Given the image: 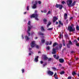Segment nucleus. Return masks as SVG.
<instances>
[{
  "mask_svg": "<svg viewBox=\"0 0 79 79\" xmlns=\"http://www.w3.org/2000/svg\"><path fill=\"white\" fill-rule=\"evenodd\" d=\"M76 29L77 30H79V26H78V25L77 26V27H76Z\"/></svg>",
  "mask_w": 79,
  "mask_h": 79,
  "instance_id": "nucleus-23",
  "label": "nucleus"
},
{
  "mask_svg": "<svg viewBox=\"0 0 79 79\" xmlns=\"http://www.w3.org/2000/svg\"><path fill=\"white\" fill-rule=\"evenodd\" d=\"M43 57H44V60H48V58L45 55H43Z\"/></svg>",
  "mask_w": 79,
  "mask_h": 79,
  "instance_id": "nucleus-12",
  "label": "nucleus"
},
{
  "mask_svg": "<svg viewBox=\"0 0 79 79\" xmlns=\"http://www.w3.org/2000/svg\"><path fill=\"white\" fill-rule=\"evenodd\" d=\"M59 66H61V64H59Z\"/></svg>",
  "mask_w": 79,
  "mask_h": 79,
  "instance_id": "nucleus-55",
  "label": "nucleus"
},
{
  "mask_svg": "<svg viewBox=\"0 0 79 79\" xmlns=\"http://www.w3.org/2000/svg\"><path fill=\"white\" fill-rule=\"evenodd\" d=\"M58 24V22H56V24Z\"/></svg>",
  "mask_w": 79,
  "mask_h": 79,
  "instance_id": "nucleus-54",
  "label": "nucleus"
},
{
  "mask_svg": "<svg viewBox=\"0 0 79 79\" xmlns=\"http://www.w3.org/2000/svg\"><path fill=\"white\" fill-rule=\"evenodd\" d=\"M76 4V1H74V2L71 5V6H74V5Z\"/></svg>",
  "mask_w": 79,
  "mask_h": 79,
  "instance_id": "nucleus-18",
  "label": "nucleus"
},
{
  "mask_svg": "<svg viewBox=\"0 0 79 79\" xmlns=\"http://www.w3.org/2000/svg\"><path fill=\"white\" fill-rule=\"evenodd\" d=\"M62 44H59V48H61V47H62Z\"/></svg>",
  "mask_w": 79,
  "mask_h": 79,
  "instance_id": "nucleus-24",
  "label": "nucleus"
},
{
  "mask_svg": "<svg viewBox=\"0 0 79 79\" xmlns=\"http://www.w3.org/2000/svg\"><path fill=\"white\" fill-rule=\"evenodd\" d=\"M53 56L54 58H56V59H57V60H58V59L59 58V56H57L56 57V55H54Z\"/></svg>",
  "mask_w": 79,
  "mask_h": 79,
  "instance_id": "nucleus-13",
  "label": "nucleus"
},
{
  "mask_svg": "<svg viewBox=\"0 0 79 79\" xmlns=\"http://www.w3.org/2000/svg\"><path fill=\"white\" fill-rule=\"evenodd\" d=\"M63 45L64 46H65V43H64V41H63Z\"/></svg>",
  "mask_w": 79,
  "mask_h": 79,
  "instance_id": "nucleus-37",
  "label": "nucleus"
},
{
  "mask_svg": "<svg viewBox=\"0 0 79 79\" xmlns=\"http://www.w3.org/2000/svg\"><path fill=\"white\" fill-rule=\"evenodd\" d=\"M56 50L54 48L52 49V54H56Z\"/></svg>",
  "mask_w": 79,
  "mask_h": 79,
  "instance_id": "nucleus-10",
  "label": "nucleus"
},
{
  "mask_svg": "<svg viewBox=\"0 0 79 79\" xmlns=\"http://www.w3.org/2000/svg\"><path fill=\"white\" fill-rule=\"evenodd\" d=\"M48 44H49V43H48V42H47L46 43V44L47 45H48Z\"/></svg>",
  "mask_w": 79,
  "mask_h": 79,
  "instance_id": "nucleus-36",
  "label": "nucleus"
},
{
  "mask_svg": "<svg viewBox=\"0 0 79 79\" xmlns=\"http://www.w3.org/2000/svg\"><path fill=\"white\" fill-rule=\"evenodd\" d=\"M78 60V58H76V60Z\"/></svg>",
  "mask_w": 79,
  "mask_h": 79,
  "instance_id": "nucleus-57",
  "label": "nucleus"
},
{
  "mask_svg": "<svg viewBox=\"0 0 79 79\" xmlns=\"http://www.w3.org/2000/svg\"><path fill=\"white\" fill-rule=\"evenodd\" d=\"M47 49L48 50H50V47L49 46H47Z\"/></svg>",
  "mask_w": 79,
  "mask_h": 79,
  "instance_id": "nucleus-31",
  "label": "nucleus"
},
{
  "mask_svg": "<svg viewBox=\"0 0 79 79\" xmlns=\"http://www.w3.org/2000/svg\"><path fill=\"white\" fill-rule=\"evenodd\" d=\"M38 53H40L41 52H40V51H39V52H38Z\"/></svg>",
  "mask_w": 79,
  "mask_h": 79,
  "instance_id": "nucleus-58",
  "label": "nucleus"
},
{
  "mask_svg": "<svg viewBox=\"0 0 79 79\" xmlns=\"http://www.w3.org/2000/svg\"><path fill=\"white\" fill-rule=\"evenodd\" d=\"M48 74L50 76H52V75L53 74V72L51 71H49L48 72Z\"/></svg>",
  "mask_w": 79,
  "mask_h": 79,
  "instance_id": "nucleus-7",
  "label": "nucleus"
},
{
  "mask_svg": "<svg viewBox=\"0 0 79 79\" xmlns=\"http://www.w3.org/2000/svg\"><path fill=\"white\" fill-rule=\"evenodd\" d=\"M68 79H71V77H69L68 78Z\"/></svg>",
  "mask_w": 79,
  "mask_h": 79,
  "instance_id": "nucleus-41",
  "label": "nucleus"
},
{
  "mask_svg": "<svg viewBox=\"0 0 79 79\" xmlns=\"http://www.w3.org/2000/svg\"><path fill=\"white\" fill-rule=\"evenodd\" d=\"M53 29L52 28H48L47 30H48V31H50L51 30H52Z\"/></svg>",
  "mask_w": 79,
  "mask_h": 79,
  "instance_id": "nucleus-29",
  "label": "nucleus"
},
{
  "mask_svg": "<svg viewBox=\"0 0 79 79\" xmlns=\"http://www.w3.org/2000/svg\"><path fill=\"white\" fill-rule=\"evenodd\" d=\"M69 44H72V42H71V41H69Z\"/></svg>",
  "mask_w": 79,
  "mask_h": 79,
  "instance_id": "nucleus-45",
  "label": "nucleus"
},
{
  "mask_svg": "<svg viewBox=\"0 0 79 79\" xmlns=\"http://www.w3.org/2000/svg\"><path fill=\"white\" fill-rule=\"evenodd\" d=\"M38 58H39L38 56H37L36 58L35 59V61L36 62H37L38 61Z\"/></svg>",
  "mask_w": 79,
  "mask_h": 79,
  "instance_id": "nucleus-14",
  "label": "nucleus"
},
{
  "mask_svg": "<svg viewBox=\"0 0 79 79\" xmlns=\"http://www.w3.org/2000/svg\"><path fill=\"white\" fill-rule=\"evenodd\" d=\"M73 19V17H71L70 18V20H71V19Z\"/></svg>",
  "mask_w": 79,
  "mask_h": 79,
  "instance_id": "nucleus-49",
  "label": "nucleus"
},
{
  "mask_svg": "<svg viewBox=\"0 0 79 79\" xmlns=\"http://www.w3.org/2000/svg\"><path fill=\"white\" fill-rule=\"evenodd\" d=\"M78 77H79V74H78Z\"/></svg>",
  "mask_w": 79,
  "mask_h": 79,
  "instance_id": "nucleus-64",
  "label": "nucleus"
},
{
  "mask_svg": "<svg viewBox=\"0 0 79 79\" xmlns=\"http://www.w3.org/2000/svg\"><path fill=\"white\" fill-rule=\"evenodd\" d=\"M72 2V0H69L67 1V5L69 6V7H71V6Z\"/></svg>",
  "mask_w": 79,
  "mask_h": 79,
  "instance_id": "nucleus-5",
  "label": "nucleus"
},
{
  "mask_svg": "<svg viewBox=\"0 0 79 79\" xmlns=\"http://www.w3.org/2000/svg\"><path fill=\"white\" fill-rule=\"evenodd\" d=\"M55 78H56V79H58V77H55Z\"/></svg>",
  "mask_w": 79,
  "mask_h": 79,
  "instance_id": "nucleus-50",
  "label": "nucleus"
},
{
  "mask_svg": "<svg viewBox=\"0 0 79 79\" xmlns=\"http://www.w3.org/2000/svg\"><path fill=\"white\" fill-rule=\"evenodd\" d=\"M37 16H38L37 14H33L31 16V18H35L36 20L38 21V20H39V19H38V18H37Z\"/></svg>",
  "mask_w": 79,
  "mask_h": 79,
  "instance_id": "nucleus-3",
  "label": "nucleus"
},
{
  "mask_svg": "<svg viewBox=\"0 0 79 79\" xmlns=\"http://www.w3.org/2000/svg\"><path fill=\"white\" fill-rule=\"evenodd\" d=\"M60 6V5H58V4H56V8H58Z\"/></svg>",
  "mask_w": 79,
  "mask_h": 79,
  "instance_id": "nucleus-28",
  "label": "nucleus"
},
{
  "mask_svg": "<svg viewBox=\"0 0 79 79\" xmlns=\"http://www.w3.org/2000/svg\"><path fill=\"white\" fill-rule=\"evenodd\" d=\"M57 49H58V47H56V50H57Z\"/></svg>",
  "mask_w": 79,
  "mask_h": 79,
  "instance_id": "nucleus-56",
  "label": "nucleus"
},
{
  "mask_svg": "<svg viewBox=\"0 0 79 79\" xmlns=\"http://www.w3.org/2000/svg\"><path fill=\"white\" fill-rule=\"evenodd\" d=\"M48 14H51V12L50 11H49L48 13Z\"/></svg>",
  "mask_w": 79,
  "mask_h": 79,
  "instance_id": "nucleus-40",
  "label": "nucleus"
},
{
  "mask_svg": "<svg viewBox=\"0 0 79 79\" xmlns=\"http://www.w3.org/2000/svg\"><path fill=\"white\" fill-rule=\"evenodd\" d=\"M58 27H60V25H59L58 26Z\"/></svg>",
  "mask_w": 79,
  "mask_h": 79,
  "instance_id": "nucleus-61",
  "label": "nucleus"
},
{
  "mask_svg": "<svg viewBox=\"0 0 79 79\" xmlns=\"http://www.w3.org/2000/svg\"><path fill=\"white\" fill-rule=\"evenodd\" d=\"M25 39H26L27 40H29V37H28V36H25Z\"/></svg>",
  "mask_w": 79,
  "mask_h": 79,
  "instance_id": "nucleus-27",
  "label": "nucleus"
},
{
  "mask_svg": "<svg viewBox=\"0 0 79 79\" xmlns=\"http://www.w3.org/2000/svg\"><path fill=\"white\" fill-rule=\"evenodd\" d=\"M31 26L30 25V26H28V29L27 31V33L28 36H30V31H31Z\"/></svg>",
  "mask_w": 79,
  "mask_h": 79,
  "instance_id": "nucleus-4",
  "label": "nucleus"
},
{
  "mask_svg": "<svg viewBox=\"0 0 79 79\" xmlns=\"http://www.w3.org/2000/svg\"><path fill=\"white\" fill-rule=\"evenodd\" d=\"M60 63H63L64 62V60L63 59H60L59 60Z\"/></svg>",
  "mask_w": 79,
  "mask_h": 79,
  "instance_id": "nucleus-11",
  "label": "nucleus"
},
{
  "mask_svg": "<svg viewBox=\"0 0 79 79\" xmlns=\"http://www.w3.org/2000/svg\"><path fill=\"white\" fill-rule=\"evenodd\" d=\"M35 43V41H32L31 43V47H32V48H33V47H36L37 48H39V46L36 45Z\"/></svg>",
  "mask_w": 79,
  "mask_h": 79,
  "instance_id": "nucleus-2",
  "label": "nucleus"
},
{
  "mask_svg": "<svg viewBox=\"0 0 79 79\" xmlns=\"http://www.w3.org/2000/svg\"><path fill=\"white\" fill-rule=\"evenodd\" d=\"M57 43H54L53 44V47H55V46H56V45H57Z\"/></svg>",
  "mask_w": 79,
  "mask_h": 79,
  "instance_id": "nucleus-25",
  "label": "nucleus"
},
{
  "mask_svg": "<svg viewBox=\"0 0 79 79\" xmlns=\"http://www.w3.org/2000/svg\"><path fill=\"white\" fill-rule=\"evenodd\" d=\"M60 37H59V38L60 39H61V35H60Z\"/></svg>",
  "mask_w": 79,
  "mask_h": 79,
  "instance_id": "nucleus-53",
  "label": "nucleus"
},
{
  "mask_svg": "<svg viewBox=\"0 0 79 79\" xmlns=\"http://www.w3.org/2000/svg\"><path fill=\"white\" fill-rule=\"evenodd\" d=\"M61 3L62 4H63V5H64V4H65V3H66V2H65L64 1H63Z\"/></svg>",
  "mask_w": 79,
  "mask_h": 79,
  "instance_id": "nucleus-30",
  "label": "nucleus"
},
{
  "mask_svg": "<svg viewBox=\"0 0 79 79\" xmlns=\"http://www.w3.org/2000/svg\"><path fill=\"white\" fill-rule=\"evenodd\" d=\"M59 24H60V25H62V26H63V23H61V21H59Z\"/></svg>",
  "mask_w": 79,
  "mask_h": 79,
  "instance_id": "nucleus-21",
  "label": "nucleus"
},
{
  "mask_svg": "<svg viewBox=\"0 0 79 79\" xmlns=\"http://www.w3.org/2000/svg\"><path fill=\"white\" fill-rule=\"evenodd\" d=\"M31 24V21H29L28 23V25H30Z\"/></svg>",
  "mask_w": 79,
  "mask_h": 79,
  "instance_id": "nucleus-33",
  "label": "nucleus"
},
{
  "mask_svg": "<svg viewBox=\"0 0 79 79\" xmlns=\"http://www.w3.org/2000/svg\"><path fill=\"white\" fill-rule=\"evenodd\" d=\"M35 39H37V37H36L35 38Z\"/></svg>",
  "mask_w": 79,
  "mask_h": 79,
  "instance_id": "nucleus-63",
  "label": "nucleus"
},
{
  "mask_svg": "<svg viewBox=\"0 0 79 79\" xmlns=\"http://www.w3.org/2000/svg\"><path fill=\"white\" fill-rule=\"evenodd\" d=\"M40 63L41 64H43V63H44V62H43L42 61H40Z\"/></svg>",
  "mask_w": 79,
  "mask_h": 79,
  "instance_id": "nucleus-38",
  "label": "nucleus"
},
{
  "mask_svg": "<svg viewBox=\"0 0 79 79\" xmlns=\"http://www.w3.org/2000/svg\"><path fill=\"white\" fill-rule=\"evenodd\" d=\"M64 74V71H62L60 73V74Z\"/></svg>",
  "mask_w": 79,
  "mask_h": 79,
  "instance_id": "nucleus-26",
  "label": "nucleus"
},
{
  "mask_svg": "<svg viewBox=\"0 0 79 79\" xmlns=\"http://www.w3.org/2000/svg\"><path fill=\"white\" fill-rule=\"evenodd\" d=\"M57 19H58V18H57L56 17H54L53 18V23H55V21H56V20H57Z\"/></svg>",
  "mask_w": 79,
  "mask_h": 79,
  "instance_id": "nucleus-8",
  "label": "nucleus"
},
{
  "mask_svg": "<svg viewBox=\"0 0 79 79\" xmlns=\"http://www.w3.org/2000/svg\"><path fill=\"white\" fill-rule=\"evenodd\" d=\"M76 74V72H73L72 73L73 75H75Z\"/></svg>",
  "mask_w": 79,
  "mask_h": 79,
  "instance_id": "nucleus-32",
  "label": "nucleus"
},
{
  "mask_svg": "<svg viewBox=\"0 0 79 79\" xmlns=\"http://www.w3.org/2000/svg\"><path fill=\"white\" fill-rule=\"evenodd\" d=\"M29 6H27V10H29Z\"/></svg>",
  "mask_w": 79,
  "mask_h": 79,
  "instance_id": "nucleus-43",
  "label": "nucleus"
},
{
  "mask_svg": "<svg viewBox=\"0 0 79 79\" xmlns=\"http://www.w3.org/2000/svg\"><path fill=\"white\" fill-rule=\"evenodd\" d=\"M46 65H47V63H45V64H43V66H44Z\"/></svg>",
  "mask_w": 79,
  "mask_h": 79,
  "instance_id": "nucleus-44",
  "label": "nucleus"
},
{
  "mask_svg": "<svg viewBox=\"0 0 79 79\" xmlns=\"http://www.w3.org/2000/svg\"><path fill=\"white\" fill-rule=\"evenodd\" d=\"M44 13H46V12H47V10H44V11H43Z\"/></svg>",
  "mask_w": 79,
  "mask_h": 79,
  "instance_id": "nucleus-46",
  "label": "nucleus"
},
{
  "mask_svg": "<svg viewBox=\"0 0 79 79\" xmlns=\"http://www.w3.org/2000/svg\"><path fill=\"white\" fill-rule=\"evenodd\" d=\"M29 55H31V54L30 53L29 54Z\"/></svg>",
  "mask_w": 79,
  "mask_h": 79,
  "instance_id": "nucleus-60",
  "label": "nucleus"
},
{
  "mask_svg": "<svg viewBox=\"0 0 79 79\" xmlns=\"http://www.w3.org/2000/svg\"><path fill=\"white\" fill-rule=\"evenodd\" d=\"M59 8L60 10H61L63 8V5H59Z\"/></svg>",
  "mask_w": 79,
  "mask_h": 79,
  "instance_id": "nucleus-16",
  "label": "nucleus"
},
{
  "mask_svg": "<svg viewBox=\"0 0 79 79\" xmlns=\"http://www.w3.org/2000/svg\"><path fill=\"white\" fill-rule=\"evenodd\" d=\"M43 21L44 22V24H47V19H43Z\"/></svg>",
  "mask_w": 79,
  "mask_h": 79,
  "instance_id": "nucleus-15",
  "label": "nucleus"
},
{
  "mask_svg": "<svg viewBox=\"0 0 79 79\" xmlns=\"http://www.w3.org/2000/svg\"><path fill=\"white\" fill-rule=\"evenodd\" d=\"M38 2L39 4H40V3H41V2H40V1H39Z\"/></svg>",
  "mask_w": 79,
  "mask_h": 79,
  "instance_id": "nucleus-48",
  "label": "nucleus"
},
{
  "mask_svg": "<svg viewBox=\"0 0 79 79\" xmlns=\"http://www.w3.org/2000/svg\"><path fill=\"white\" fill-rule=\"evenodd\" d=\"M73 25H72L71 26H69L68 29L70 32H73L75 31V28L73 27L72 26H73Z\"/></svg>",
  "mask_w": 79,
  "mask_h": 79,
  "instance_id": "nucleus-1",
  "label": "nucleus"
},
{
  "mask_svg": "<svg viewBox=\"0 0 79 79\" xmlns=\"http://www.w3.org/2000/svg\"><path fill=\"white\" fill-rule=\"evenodd\" d=\"M52 69L54 71H56V69L55 68L53 67Z\"/></svg>",
  "mask_w": 79,
  "mask_h": 79,
  "instance_id": "nucleus-34",
  "label": "nucleus"
},
{
  "mask_svg": "<svg viewBox=\"0 0 79 79\" xmlns=\"http://www.w3.org/2000/svg\"><path fill=\"white\" fill-rule=\"evenodd\" d=\"M51 60H52V59H51V58H50L48 59V61H51Z\"/></svg>",
  "mask_w": 79,
  "mask_h": 79,
  "instance_id": "nucleus-47",
  "label": "nucleus"
},
{
  "mask_svg": "<svg viewBox=\"0 0 79 79\" xmlns=\"http://www.w3.org/2000/svg\"><path fill=\"white\" fill-rule=\"evenodd\" d=\"M41 42L42 43V44H44V43L45 42V40L42 39L41 40Z\"/></svg>",
  "mask_w": 79,
  "mask_h": 79,
  "instance_id": "nucleus-20",
  "label": "nucleus"
},
{
  "mask_svg": "<svg viewBox=\"0 0 79 79\" xmlns=\"http://www.w3.org/2000/svg\"><path fill=\"white\" fill-rule=\"evenodd\" d=\"M50 24H51V22H48V24L47 25V27H48V26H50Z\"/></svg>",
  "mask_w": 79,
  "mask_h": 79,
  "instance_id": "nucleus-17",
  "label": "nucleus"
},
{
  "mask_svg": "<svg viewBox=\"0 0 79 79\" xmlns=\"http://www.w3.org/2000/svg\"><path fill=\"white\" fill-rule=\"evenodd\" d=\"M77 40H78V41H79V38H77Z\"/></svg>",
  "mask_w": 79,
  "mask_h": 79,
  "instance_id": "nucleus-59",
  "label": "nucleus"
},
{
  "mask_svg": "<svg viewBox=\"0 0 79 79\" xmlns=\"http://www.w3.org/2000/svg\"><path fill=\"white\" fill-rule=\"evenodd\" d=\"M64 19H66L68 18V15L66 13H65L64 15Z\"/></svg>",
  "mask_w": 79,
  "mask_h": 79,
  "instance_id": "nucleus-9",
  "label": "nucleus"
},
{
  "mask_svg": "<svg viewBox=\"0 0 79 79\" xmlns=\"http://www.w3.org/2000/svg\"><path fill=\"white\" fill-rule=\"evenodd\" d=\"M39 34L40 35H42V36L44 35V34L43 33H42L41 32L39 33Z\"/></svg>",
  "mask_w": 79,
  "mask_h": 79,
  "instance_id": "nucleus-22",
  "label": "nucleus"
},
{
  "mask_svg": "<svg viewBox=\"0 0 79 79\" xmlns=\"http://www.w3.org/2000/svg\"><path fill=\"white\" fill-rule=\"evenodd\" d=\"M54 77H56V73H55L54 75Z\"/></svg>",
  "mask_w": 79,
  "mask_h": 79,
  "instance_id": "nucleus-35",
  "label": "nucleus"
},
{
  "mask_svg": "<svg viewBox=\"0 0 79 79\" xmlns=\"http://www.w3.org/2000/svg\"><path fill=\"white\" fill-rule=\"evenodd\" d=\"M22 73H23L24 72V69H22Z\"/></svg>",
  "mask_w": 79,
  "mask_h": 79,
  "instance_id": "nucleus-39",
  "label": "nucleus"
},
{
  "mask_svg": "<svg viewBox=\"0 0 79 79\" xmlns=\"http://www.w3.org/2000/svg\"><path fill=\"white\" fill-rule=\"evenodd\" d=\"M37 1H36L35 2V4H33V6H32V8L33 9L36 8L37 7Z\"/></svg>",
  "mask_w": 79,
  "mask_h": 79,
  "instance_id": "nucleus-6",
  "label": "nucleus"
},
{
  "mask_svg": "<svg viewBox=\"0 0 79 79\" xmlns=\"http://www.w3.org/2000/svg\"><path fill=\"white\" fill-rule=\"evenodd\" d=\"M52 41H50V43H49V45H51V44H52Z\"/></svg>",
  "mask_w": 79,
  "mask_h": 79,
  "instance_id": "nucleus-51",
  "label": "nucleus"
},
{
  "mask_svg": "<svg viewBox=\"0 0 79 79\" xmlns=\"http://www.w3.org/2000/svg\"><path fill=\"white\" fill-rule=\"evenodd\" d=\"M41 29L42 31H45V30L44 29V28L43 27H41Z\"/></svg>",
  "mask_w": 79,
  "mask_h": 79,
  "instance_id": "nucleus-19",
  "label": "nucleus"
},
{
  "mask_svg": "<svg viewBox=\"0 0 79 79\" xmlns=\"http://www.w3.org/2000/svg\"><path fill=\"white\" fill-rule=\"evenodd\" d=\"M74 42H76V43H77V41L76 40H75Z\"/></svg>",
  "mask_w": 79,
  "mask_h": 79,
  "instance_id": "nucleus-52",
  "label": "nucleus"
},
{
  "mask_svg": "<svg viewBox=\"0 0 79 79\" xmlns=\"http://www.w3.org/2000/svg\"><path fill=\"white\" fill-rule=\"evenodd\" d=\"M31 48H29L30 50H31Z\"/></svg>",
  "mask_w": 79,
  "mask_h": 79,
  "instance_id": "nucleus-62",
  "label": "nucleus"
},
{
  "mask_svg": "<svg viewBox=\"0 0 79 79\" xmlns=\"http://www.w3.org/2000/svg\"><path fill=\"white\" fill-rule=\"evenodd\" d=\"M76 45H77V46H79V43H77L76 44Z\"/></svg>",
  "mask_w": 79,
  "mask_h": 79,
  "instance_id": "nucleus-42",
  "label": "nucleus"
}]
</instances>
